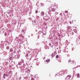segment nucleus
<instances>
[{"label": "nucleus", "mask_w": 80, "mask_h": 80, "mask_svg": "<svg viewBox=\"0 0 80 80\" xmlns=\"http://www.w3.org/2000/svg\"><path fill=\"white\" fill-rule=\"evenodd\" d=\"M68 79H67L66 80H68Z\"/></svg>", "instance_id": "19"}, {"label": "nucleus", "mask_w": 80, "mask_h": 80, "mask_svg": "<svg viewBox=\"0 0 80 80\" xmlns=\"http://www.w3.org/2000/svg\"><path fill=\"white\" fill-rule=\"evenodd\" d=\"M21 64H22V62H19L18 65H21Z\"/></svg>", "instance_id": "12"}, {"label": "nucleus", "mask_w": 80, "mask_h": 80, "mask_svg": "<svg viewBox=\"0 0 80 80\" xmlns=\"http://www.w3.org/2000/svg\"><path fill=\"white\" fill-rule=\"evenodd\" d=\"M36 13H38V10H36L35 11Z\"/></svg>", "instance_id": "16"}, {"label": "nucleus", "mask_w": 80, "mask_h": 80, "mask_svg": "<svg viewBox=\"0 0 80 80\" xmlns=\"http://www.w3.org/2000/svg\"><path fill=\"white\" fill-rule=\"evenodd\" d=\"M41 16H43L44 15L45 13L43 12H41Z\"/></svg>", "instance_id": "2"}, {"label": "nucleus", "mask_w": 80, "mask_h": 80, "mask_svg": "<svg viewBox=\"0 0 80 80\" xmlns=\"http://www.w3.org/2000/svg\"><path fill=\"white\" fill-rule=\"evenodd\" d=\"M68 63H69V64H71V63H72V61L69 60L68 61Z\"/></svg>", "instance_id": "8"}, {"label": "nucleus", "mask_w": 80, "mask_h": 80, "mask_svg": "<svg viewBox=\"0 0 80 80\" xmlns=\"http://www.w3.org/2000/svg\"><path fill=\"white\" fill-rule=\"evenodd\" d=\"M50 60L48 59L46 60V62H50Z\"/></svg>", "instance_id": "6"}, {"label": "nucleus", "mask_w": 80, "mask_h": 80, "mask_svg": "<svg viewBox=\"0 0 80 80\" xmlns=\"http://www.w3.org/2000/svg\"><path fill=\"white\" fill-rule=\"evenodd\" d=\"M52 11L53 12H55V8H52Z\"/></svg>", "instance_id": "11"}, {"label": "nucleus", "mask_w": 80, "mask_h": 80, "mask_svg": "<svg viewBox=\"0 0 80 80\" xmlns=\"http://www.w3.org/2000/svg\"><path fill=\"white\" fill-rule=\"evenodd\" d=\"M27 71L28 72V73H30V69H28L27 70Z\"/></svg>", "instance_id": "9"}, {"label": "nucleus", "mask_w": 80, "mask_h": 80, "mask_svg": "<svg viewBox=\"0 0 80 80\" xmlns=\"http://www.w3.org/2000/svg\"><path fill=\"white\" fill-rule=\"evenodd\" d=\"M10 52H13V49H10Z\"/></svg>", "instance_id": "13"}, {"label": "nucleus", "mask_w": 80, "mask_h": 80, "mask_svg": "<svg viewBox=\"0 0 80 80\" xmlns=\"http://www.w3.org/2000/svg\"><path fill=\"white\" fill-rule=\"evenodd\" d=\"M77 76L78 78H79L80 77V74L79 73H78L77 74Z\"/></svg>", "instance_id": "7"}, {"label": "nucleus", "mask_w": 80, "mask_h": 80, "mask_svg": "<svg viewBox=\"0 0 80 80\" xmlns=\"http://www.w3.org/2000/svg\"><path fill=\"white\" fill-rule=\"evenodd\" d=\"M72 63H75V62H74V61H72Z\"/></svg>", "instance_id": "18"}, {"label": "nucleus", "mask_w": 80, "mask_h": 80, "mask_svg": "<svg viewBox=\"0 0 80 80\" xmlns=\"http://www.w3.org/2000/svg\"><path fill=\"white\" fill-rule=\"evenodd\" d=\"M3 78H5V73H4L3 75Z\"/></svg>", "instance_id": "10"}, {"label": "nucleus", "mask_w": 80, "mask_h": 80, "mask_svg": "<svg viewBox=\"0 0 80 80\" xmlns=\"http://www.w3.org/2000/svg\"><path fill=\"white\" fill-rule=\"evenodd\" d=\"M65 12L66 13H67L66 15H68V11H65Z\"/></svg>", "instance_id": "3"}, {"label": "nucleus", "mask_w": 80, "mask_h": 80, "mask_svg": "<svg viewBox=\"0 0 80 80\" xmlns=\"http://www.w3.org/2000/svg\"><path fill=\"white\" fill-rule=\"evenodd\" d=\"M22 33L24 35L25 33V30H22Z\"/></svg>", "instance_id": "4"}, {"label": "nucleus", "mask_w": 80, "mask_h": 80, "mask_svg": "<svg viewBox=\"0 0 80 80\" xmlns=\"http://www.w3.org/2000/svg\"><path fill=\"white\" fill-rule=\"evenodd\" d=\"M56 58H58V55H57L56 56Z\"/></svg>", "instance_id": "15"}, {"label": "nucleus", "mask_w": 80, "mask_h": 80, "mask_svg": "<svg viewBox=\"0 0 80 80\" xmlns=\"http://www.w3.org/2000/svg\"><path fill=\"white\" fill-rule=\"evenodd\" d=\"M51 56H52V58H53V57H54V56H53V53L52 54H51Z\"/></svg>", "instance_id": "14"}, {"label": "nucleus", "mask_w": 80, "mask_h": 80, "mask_svg": "<svg viewBox=\"0 0 80 80\" xmlns=\"http://www.w3.org/2000/svg\"><path fill=\"white\" fill-rule=\"evenodd\" d=\"M11 73H12V72L11 71H10L9 72V73H8L9 75L10 76H11V75H12Z\"/></svg>", "instance_id": "5"}, {"label": "nucleus", "mask_w": 80, "mask_h": 80, "mask_svg": "<svg viewBox=\"0 0 80 80\" xmlns=\"http://www.w3.org/2000/svg\"><path fill=\"white\" fill-rule=\"evenodd\" d=\"M71 78V76L70 75H68L66 78V80L68 79V80H70V78Z\"/></svg>", "instance_id": "1"}, {"label": "nucleus", "mask_w": 80, "mask_h": 80, "mask_svg": "<svg viewBox=\"0 0 80 80\" xmlns=\"http://www.w3.org/2000/svg\"><path fill=\"white\" fill-rule=\"evenodd\" d=\"M22 62L23 63H24V61H23V60H22Z\"/></svg>", "instance_id": "17"}]
</instances>
